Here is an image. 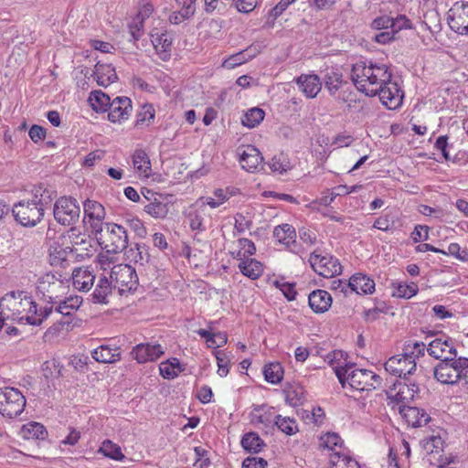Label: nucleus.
Segmentation results:
<instances>
[{
  "mask_svg": "<svg viewBox=\"0 0 468 468\" xmlns=\"http://www.w3.org/2000/svg\"><path fill=\"white\" fill-rule=\"evenodd\" d=\"M237 154L241 167L248 172H255L261 165L263 157L253 145H246L237 149Z\"/></svg>",
  "mask_w": 468,
  "mask_h": 468,
  "instance_id": "f3484780",
  "label": "nucleus"
},
{
  "mask_svg": "<svg viewBox=\"0 0 468 468\" xmlns=\"http://www.w3.org/2000/svg\"><path fill=\"white\" fill-rule=\"evenodd\" d=\"M218 367V373L220 377H226L229 373V358L222 350L213 351Z\"/></svg>",
  "mask_w": 468,
  "mask_h": 468,
  "instance_id": "5fc2aeb1",
  "label": "nucleus"
},
{
  "mask_svg": "<svg viewBox=\"0 0 468 468\" xmlns=\"http://www.w3.org/2000/svg\"><path fill=\"white\" fill-rule=\"evenodd\" d=\"M377 95L379 96L382 104L389 110L398 109L402 104L404 98L403 90L396 81L391 80L379 89V92Z\"/></svg>",
  "mask_w": 468,
  "mask_h": 468,
  "instance_id": "4468645a",
  "label": "nucleus"
},
{
  "mask_svg": "<svg viewBox=\"0 0 468 468\" xmlns=\"http://www.w3.org/2000/svg\"><path fill=\"white\" fill-rule=\"evenodd\" d=\"M96 274L89 267L76 268L72 272V285L80 292H89L95 283Z\"/></svg>",
  "mask_w": 468,
  "mask_h": 468,
  "instance_id": "6ab92c4d",
  "label": "nucleus"
},
{
  "mask_svg": "<svg viewBox=\"0 0 468 468\" xmlns=\"http://www.w3.org/2000/svg\"><path fill=\"white\" fill-rule=\"evenodd\" d=\"M239 247L242 250V255L244 258L250 259V256L255 254L256 252V247L255 244L248 239L242 238L239 239Z\"/></svg>",
  "mask_w": 468,
  "mask_h": 468,
  "instance_id": "bf43d9fd",
  "label": "nucleus"
},
{
  "mask_svg": "<svg viewBox=\"0 0 468 468\" xmlns=\"http://www.w3.org/2000/svg\"><path fill=\"white\" fill-rule=\"evenodd\" d=\"M54 218L63 226H73L80 217V207L78 201L71 197H61L54 204Z\"/></svg>",
  "mask_w": 468,
  "mask_h": 468,
  "instance_id": "6e6552de",
  "label": "nucleus"
},
{
  "mask_svg": "<svg viewBox=\"0 0 468 468\" xmlns=\"http://www.w3.org/2000/svg\"><path fill=\"white\" fill-rule=\"evenodd\" d=\"M93 75L96 77L97 83L103 87H107L111 83L115 82L118 79L113 67L107 64H101L100 62L95 65Z\"/></svg>",
  "mask_w": 468,
  "mask_h": 468,
  "instance_id": "c85d7f7f",
  "label": "nucleus"
},
{
  "mask_svg": "<svg viewBox=\"0 0 468 468\" xmlns=\"http://www.w3.org/2000/svg\"><path fill=\"white\" fill-rule=\"evenodd\" d=\"M392 78L389 68L385 64L368 65L364 61L353 65L351 80L360 92L367 96L374 97L379 92V89Z\"/></svg>",
  "mask_w": 468,
  "mask_h": 468,
  "instance_id": "f257e3e1",
  "label": "nucleus"
},
{
  "mask_svg": "<svg viewBox=\"0 0 468 468\" xmlns=\"http://www.w3.org/2000/svg\"><path fill=\"white\" fill-rule=\"evenodd\" d=\"M132 110V101L128 97H116L109 105L108 120L112 122H121L129 118Z\"/></svg>",
  "mask_w": 468,
  "mask_h": 468,
  "instance_id": "a211bd4d",
  "label": "nucleus"
},
{
  "mask_svg": "<svg viewBox=\"0 0 468 468\" xmlns=\"http://www.w3.org/2000/svg\"><path fill=\"white\" fill-rule=\"evenodd\" d=\"M133 165L134 170L141 176L148 177L151 172L150 159L142 149H138L133 154Z\"/></svg>",
  "mask_w": 468,
  "mask_h": 468,
  "instance_id": "7c9ffc66",
  "label": "nucleus"
},
{
  "mask_svg": "<svg viewBox=\"0 0 468 468\" xmlns=\"http://www.w3.org/2000/svg\"><path fill=\"white\" fill-rule=\"evenodd\" d=\"M111 101L110 96L101 90H93L89 97V102L92 110L97 112H107Z\"/></svg>",
  "mask_w": 468,
  "mask_h": 468,
  "instance_id": "c9c22d12",
  "label": "nucleus"
},
{
  "mask_svg": "<svg viewBox=\"0 0 468 468\" xmlns=\"http://www.w3.org/2000/svg\"><path fill=\"white\" fill-rule=\"evenodd\" d=\"M399 391L395 398L398 402L406 403L412 400L415 395L418 393V388L410 389V385L407 382H399Z\"/></svg>",
  "mask_w": 468,
  "mask_h": 468,
  "instance_id": "a18cd8bd",
  "label": "nucleus"
},
{
  "mask_svg": "<svg viewBox=\"0 0 468 468\" xmlns=\"http://www.w3.org/2000/svg\"><path fill=\"white\" fill-rule=\"evenodd\" d=\"M155 111L151 104H144L137 114L135 125H149L154 119Z\"/></svg>",
  "mask_w": 468,
  "mask_h": 468,
  "instance_id": "de8ad7c7",
  "label": "nucleus"
},
{
  "mask_svg": "<svg viewBox=\"0 0 468 468\" xmlns=\"http://www.w3.org/2000/svg\"><path fill=\"white\" fill-rule=\"evenodd\" d=\"M21 435L27 440H45L48 436V431L44 425L38 422H30L23 425L21 429Z\"/></svg>",
  "mask_w": 468,
  "mask_h": 468,
  "instance_id": "473e14b6",
  "label": "nucleus"
},
{
  "mask_svg": "<svg viewBox=\"0 0 468 468\" xmlns=\"http://www.w3.org/2000/svg\"><path fill=\"white\" fill-rule=\"evenodd\" d=\"M268 463L261 457H247L242 462V468H266Z\"/></svg>",
  "mask_w": 468,
  "mask_h": 468,
  "instance_id": "e2e57ef3",
  "label": "nucleus"
},
{
  "mask_svg": "<svg viewBox=\"0 0 468 468\" xmlns=\"http://www.w3.org/2000/svg\"><path fill=\"white\" fill-rule=\"evenodd\" d=\"M273 237L286 246L295 241L296 233L294 228L290 224H282L275 227Z\"/></svg>",
  "mask_w": 468,
  "mask_h": 468,
  "instance_id": "72a5a7b5",
  "label": "nucleus"
},
{
  "mask_svg": "<svg viewBox=\"0 0 468 468\" xmlns=\"http://www.w3.org/2000/svg\"><path fill=\"white\" fill-rule=\"evenodd\" d=\"M83 213L84 227L95 236L106 225L104 207L98 201L86 199L83 203Z\"/></svg>",
  "mask_w": 468,
  "mask_h": 468,
  "instance_id": "1a4fd4ad",
  "label": "nucleus"
},
{
  "mask_svg": "<svg viewBox=\"0 0 468 468\" xmlns=\"http://www.w3.org/2000/svg\"><path fill=\"white\" fill-rule=\"evenodd\" d=\"M205 216V210L202 208V206L200 207L191 209L188 213V220L190 228L195 229H200L203 224V219Z\"/></svg>",
  "mask_w": 468,
  "mask_h": 468,
  "instance_id": "3c124183",
  "label": "nucleus"
},
{
  "mask_svg": "<svg viewBox=\"0 0 468 468\" xmlns=\"http://www.w3.org/2000/svg\"><path fill=\"white\" fill-rule=\"evenodd\" d=\"M112 291V282L110 281L104 274H101L95 283L94 291L91 293V301L94 303H108V296Z\"/></svg>",
  "mask_w": 468,
  "mask_h": 468,
  "instance_id": "393cba45",
  "label": "nucleus"
},
{
  "mask_svg": "<svg viewBox=\"0 0 468 468\" xmlns=\"http://www.w3.org/2000/svg\"><path fill=\"white\" fill-rule=\"evenodd\" d=\"M291 5L290 0H281L269 12V17L272 21L276 20Z\"/></svg>",
  "mask_w": 468,
  "mask_h": 468,
  "instance_id": "774afa93",
  "label": "nucleus"
},
{
  "mask_svg": "<svg viewBox=\"0 0 468 468\" xmlns=\"http://www.w3.org/2000/svg\"><path fill=\"white\" fill-rule=\"evenodd\" d=\"M308 303L314 313L323 314L331 307L332 297L328 292L317 289L309 294Z\"/></svg>",
  "mask_w": 468,
  "mask_h": 468,
  "instance_id": "5701e85b",
  "label": "nucleus"
},
{
  "mask_svg": "<svg viewBox=\"0 0 468 468\" xmlns=\"http://www.w3.org/2000/svg\"><path fill=\"white\" fill-rule=\"evenodd\" d=\"M427 352L429 355L441 361L454 360L457 356V351L451 339L436 338L431 341L428 347Z\"/></svg>",
  "mask_w": 468,
  "mask_h": 468,
  "instance_id": "dca6fc26",
  "label": "nucleus"
},
{
  "mask_svg": "<svg viewBox=\"0 0 468 468\" xmlns=\"http://www.w3.org/2000/svg\"><path fill=\"white\" fill-rule=\"evenodd\" d=\"M274 424L280 431L287 435H292L297 431V425L294 420L288 417H282L277 415L275 417Z\"/></svg>",
  "mask_w": 468,
  "mask_h": 468,
  "instance_id": "c03bdc74",
  "label": "nucleus"
},
{
  "mask_svg": "<svg viewBox=\"0 0 468 468\" xmlns=\"http://www.w3.org/2000/svg\"><path fill=\"white\" fill-rule=\"evenodd\" d=\"M228 199H229L228 190L218 188L214 191V197H210L209 200H207V205L215 208V207H219L221 204H223Z\"/></svg>",
  "mask_w": 468,
  "mask_h": 468,
  "instance_id": "4d7b16f0",
  "label": "nucleus"
},
{
  "mask_svg": "<svg viewBox=\"0 0 468 468\" xmlns=\"http://www.w3.org/2000/svg\"><path fill=\"white\" fill-rule=\"evenodd\" d=\"M239 269L244 276L251 280L258 279L263 273V266L261 262L250 258L239 261Z\"/></svg>",
  "mask_w": 468,
  "mask_h": 468,
  "instance_id": "c756f323",
  "label": "nucleus"
},
{
  "mask_svg": "<svg viewBox=\"0 0 468 468\" xmlns=\"http://www.w3.org/2000/svg\"><path fill=\"white\" fill-rule=\"evenodd\" d=\"M144 21L142 19L134 18L129 25V33L133 41H137L144 34L143 31Z\"/></svg>",
  "mask_w": 468,
  "mask_h": 468,
  "instance_id": "13d9d810",
  "label": "nucleus"
},
{
  "mask_svg": "<svg viewBox=\"0 0 468 468\" xmlns=\"http://www.w3.org/2000/svg\"><path fill=\"white\" fill-rule=\"evenodd\" d=\"M94 237L101 247L109 253H119L128 245L126 229L115 223H106Z\"/></svg>",
  "mask_w": 468,
  "mask_h": 468,
  "instance_id": "39448f33",
  "label": "nucleus"
},
{
  "mask_svg": "<svg viewBox=\"0 0 468 468\" xmlns=\"http://www.w3.org/2000/svg\"><path fill=\"white\" fill-rule=\"evenodd\" d=\"M126 224L128 227L135 232V234L141 238L145 237L146 235V229L144 226L141 219L137 218H132L126 219Z\"/></svg>",
  "mask_w": 468,
  "mask_h": 468,
  "instance_id": "052dcab7",
  "label": "nucleus"
},
{
  "mask_svg": "<svg viewBox=\"0 0 468 468\" xmlns=\"http://www.w3.org/2000/svg\"><path fill=\"white\" fill-rule=\"evenodd\" d=\"M52 200L50 192L43 186H36L31 199H23L13 206L15 220L24 227H35L43 217L45 207Z\"/></svg>",
  "mask_w": 468,
  "mask_h": 468,
  "instance_id": "f03ea898",
  "label": "nucleus"
},
{
  "mask_svg": "<svg viewBox=\"0 0 468 468\" xmlns=\"http://www.w3.org/2000/svg\"><path fill=\"white\" fill-rule=\"evenodd\" d=\"M164 354L160 345L139 344L133 347L132 355L139 363H145L159 358Z\"/></svg>",
  "mask_w": 468,
  "mask_h": 468,
  "instance_id": "412c9836",
  "label": "nucleus"
},
{
  "mask_svg": "<svg viewBox=\"0 0 468 468\" xmlns=\"http://www.w3.org/2000/svg\"><path fill=\"white\" fill-rule=\"evenodd\" d=\"M131 257L136 263L144 265L150 258L148 248L145 245L136 244L134 250L131 249Z\"/></svg>",
  "mask_w": 468,
  "mask_h": 468,
  "instance_id": "603ef678",
  "label": "nucleus"
},
{
  "mask_svg": "<svg viewBox=\"0 0 468 468\" xmlns=\"http://www.w3.org/2000/svg\"><path fill=\"white\" fill-rule=\"evenodd\" d=\"M265 380L271 384H278L283 377V368L279 362H273L266 365L263 368Z\"/></svg>",
  "mask_w": 468,
  "mask_h": 468,
  "instance_id": "58836bf2",
  "label": "nucleus"
},
{
  "mask_svg": "<svg viewBox=\"0 0 468 468\" xmlns=\"http://www.w3.org/2000/svg\"><path fill=\"white\" fill-rule=\"evenodd\" d=\"M111 279L121 293L135 290L138 285V276L133 267L128 264L113 266Z\"/></svg>",
  "mask_w": 468,
  "mask_h": 468,
  "instance_id": "9d476101",
  "label": "nucleus"
},
{
  "mask_svg": "<svg viewBox=\"0 0 468 468\" xmlns=\"http://www.w3.org/2000/svg\"><path fill=\"white\" fill-rule=\"evenodd\" d=\"M399 414L406 420L409 425L412 427H421L426 425L430 420L428 414L417 407L400 405L399 408Z\"/></svg>",
  "mask_w": 468,
  "mask_h": 468,
  "instance_id": "4be33fe9",
  "label": "nucleus"
},
{
  "mask_svg": "<svg viewBox=\"0 0 468 468\" xmlns=\"http://www.w3.org/2000/svg\"><path fill=\"white\" fill-rule=\"evenodd\" d=\"M237 10L240 13L248 14L254 10L257 5L256 0H234Z\"/></svg>",
  "mask_w": 468,
  "mask_h": 468,
  "instance_id": "0e129e2a",
  "label": "nucleus"
},
{
  "mask_svg": "<svg viewBox=\"0 0 468 468\" xmlns=\"http://www.w3.org/2000/svg\"><path fill=\"white\" fill-rule=\"evenodd\" d=\"M153 199L145 197L151 202L144 207V211L155 218H164L168 214V203L159 194L152 193Z\"/></svg>",
  "mask_w": 468,
  "mask_h": 468,
  "instance_id": "bb28decb",
  "label": "nucleus"
},
{
  "mask_svg": "<svg viewBox=\"0 0 468 468\" xmlns=\"http://www.w3.org/2000/svg\"><path fill=\"white\" fill-rule=\"evenodd\" d=\"M269 166L273 172H286L291 168L288 158L282 153L274 155L269 164Z\"/></svg>",
  "mask_w": 468,
  "mask_h": 468,
  "instance_id": "09e8293b",
  "label": "nucleus"
},
{
  "mask_svg": "<svg viewBox=\"0 0 468 468\" xmlns=\"http://www.w3.org/2000/svg\"><path fill=\"white\" fill-rule=\"evenodd\" d=\"M0 308L2 312L5 310L11 312L12 315H19L22 313L21 308L24 311L27 308V314L18 319L21 323L32 325H40L53 311L52 305H46L38 310L37 303L31 298L17 299L14 292L7 293L0 300Z\"/></svg>",
  "mask_w": 468,
  "mask_h": 468,
  "instance_id": "7ed1b4c3",
  "label": "nucleus"
},
{
  "mask_svg": "<svg viewBox=\"0 0 468 468\" xmlns=\"http://www.w3.org/2000/svg\"><path fill=\"white\" fill-rule=\"evenodd\" d=\"M264 116L265 112L262 109L254 107L244 113L241 123L248 128H254L263 121Z\"/></svg>",
  "mask_w": 468,
  "mask_h": 468,
  "instance_id": "4c0bfd02",
  "label": "nucleus"
},
{
  "mask_svg": "<svg viewBox=\"0 0 468 468\" xmlns=\"http://www.w3.org/2000/svg\"><path fill=\"white\" fill-rule=\"evenodd\" d=\"M384 366L387 372L404 379L412 375L417 367L416 362L410 360L404 352L402 355L389 357Z\"/></svg>",
  "mask_w": 468,
  "mask_h": 468,
  "instance_id": "ddd939ff",
  "label": "nucleus"
},
{
  "mask_svg": "<svg viewBox=\"0 0 468 468\" xmlns=\"http://www.w3.org/2000/svg\"><path fill=\"white\" fill-rule=\"evenodd\" d=\"M296 83L300 86L302 91L308 98H315L321 90L322 82L317 75H301L297 78Z\"/></svg>",
  "mask_w": 468,
  "mask_h": 468,
  "instance_id": "a878e982",
  "label": "nucleus"
},
{
  "mask_svg": "<svg viewBox=\"0 0 468 468\" xmlns=\"http://www.w3.org/2000/svg\"><path fill=\"white\" fill-rule=\"evenodd\" d=\"M228 342V335L225 332H215L212 323L207 326V347L213 348L214 351L226 345Z\"/></svg>",
  "mask_w": 468,
  "mask_h": 468,
  "instance_id": "e433bc0d",
  "label": "nucleus"
},
{
  "mask_svg": "<svg viewBox=\"0 0 468 468\" xmlns=\"http://www.w3.org/2000/svg\"><path fill=\"white\" fill-rule=\"evenodd\" d=\"M152 44L163 60H167L170 58V47L172 39L166 32H162L158 28H154L150 33Z\"/></svg>",
  "mask_w": 468,
  "mask_h": 468,
  "instance_id": "aec40b11",
  "label": "nucleus"
},
{
  "mask_svg": "<svg viewBox=\"0 0 468 468\" xmlns=\"http://www.w3.org/2000/svg\"><path fill=\"white\" fill-rule=\"evenodd\" d=\"M159 371L164 378L173 379L181 372L180 362L177 358L162 362L159 366Z\"/></svg>",
  "mask_w": 468,
  "mask_h": 468,
  "instance_id": "ea45409f",
  "label": "nucleus"
},
{
  "mask_svg": "<svg viewBox=\"0 0 468 468\" xmlns=\"http://www.w3.org/2000/svg\"><path fill=\"white\" fill-rule=\"evenodd\" d=\"M346 285L351 292L357 294H369L375 291L374 280L363 273L351 276Z\"/></svg>",
  "mask_w": 468,
  "mask_h": 468,
  "instance_id": "b1692460",
  "label": "nucleus"
},
{
  "mask_svg": "<svg viewBox=\"0 0 468 468\" xmlns=\"http://www.w3.org/2000/svg\"><path fill=\"white\" fill-rule=\"evenodd\" d=\"M412 23L405 15L391 17V29L395 35L402 29H411Z\"/></svg>",
  "mask_w": 468,
  "mask_h": 468,
  "instance_id": "864d4df0",
  "label": "nucleus"
},
{
  "mask_svg": "<svg viewBox=\"0 0 468 468\" xmlns=\"http://www.w3.org/2000/svg\"><path fill=\"white\" fill-rule=\"evenodd\" d=\"M26 406V398L19 389L11 387L0 388V414L13 419L19 416Z\"/></svg>",
  "mask_w": 468,
  "mask_h": 468,
  "instance_id": "423d86ee",
  "label": "nucleus"
},
{
  "mask_svg": "<svg viewBox=\"0 0 468 468\" xmlns=\"http://www.w3.org/2000/svg\"><path fill=\"white\" fill-rule=\"evenodd\" d=\"M98 452L115 461H122L124 458L121 447L110 440H105L102 441L101 447L98 450Z\"/></svg>",
  "mask_w": 468,
  "mask_h": 468,
  "instance_id": "a19ab883",
  "label": "nucleus"
},
{
  "mask_svg": "<svg viewBox=\"0 0 468 468\" xmlns=\"http://www.w3.org/2000/svg\"><path fill=\"white\" fill-rule=\"evenodd\" d=\"M418 292L417 285L412 283L411 285L399 284L397 288L396 295L403 298H410L414 296Z\"/></svg>",
  "mask_w": 468,
  "mask_h": 468,
  "instance_id": "680f3d73",
  "label": "nucleus"
},
{
  "mask_svg": "<svg viewBox=\"0 0 468 468\" xmlns=\"http://www.w3.org/2000/svg\"><path fill=\"white\" fill-rule=\"evenodd\" d=\"M240 443L246 452L253 453L260 452L263 446H265L263 440L254 431L245 433Z\"/></svg>",
  "mask_w": 468,
  "mask_h": 468,
  "instance_id": "2f4dec72",
  "label": "nucleus"
},
{
  "mask_svg": "<svg viewBox=\"0 0 468 468\" xmlns=\"http://www.w3.org/2000/svg\"><path fill=\"white\" fill-rule=\"evenodd\" d=\"M425 344L422 342L407 341L404 345L403 352L410 360L416 362V359L424 355Z\"/></svg>",
  "mask_w": 468,
  "mask_h": 468,
  "instance_id": "79ce46f5",
  "label": "nucleus"
},
{
  "mask_svg": "<svg viewBox=\"0 0 468 468\" xmlns=\"http://www.w3.org/2000/svg\"><path fill=\"white\" fill-rule=\"evenodd\" d=\"M324 87L330 94H335L343 83V75L338 69H327L323 77Z\"/></svg>",
  "mask_w": 468,
  "mask_h": 468,
  "instance_id": "f704fd0d",
  "label": "nucleus"
},
{
  "mask_svg": "<svg viewBox=\"0 0 468 468\" xmlns=\"http://www.w3.org/2000/svg\"><path fill=\"white\" fill-rule=\"evenodd\" d=\"M351 366L336 367L335 375L342 387H346L347 381L349 386L358 391H369L377 389L381 386V378L378 374L367 369H353Z\"/></svg>",
  "mask_w": 468,
  "mask_h": 468,
  "instance_id": "20e7f679",
  "label": "nucleus"
},
{
  "mask_svg": "<svg viewBox=\"0 0 468 468\" xmlns=\"http://www.w3.org/2000/svg\"><path fill=\"white\" fill-rule=\"evenodd\" d=\"M81 303V301L78 296L76 297H69L65 301L59 303V304L56 307V312L64 315L69 316L71 314L76 311Z\"/></svg>",
  "mask_w": 468,
  "mask_h": 468,
  "instance_id": "37998d69",
  "label": "nucleus"
},
{
  "mask_svg": "<svg viewBox=\"0 0 468 468\" xmlns=\"http://www.w3.org/2000/svg\"><path fill=\"white\" fill-rule=\"evenodd\" d=\"M309 262L314 271L324 278L334 277L342 271L339 261L331 255H321L314 251L310 255Z\"/></svg>",
  "mask_w": 468,
  "mask_h": 468,
  "instance_id": "9b49d317",
  "label": "nucleus"
},
{
  "mask_svg": "<svg viewBox=\"0 0 468 468\" xmlns=\"http://www.w3.org/2000/svg\"><path fill=\"white\" fill-rule=\"evenodd\" d=\"M92 357L100 363H115L121 359L120 347L101 345L92 351Z\"/></svg>",
  "mask_w": 468,
  "mask_h": 468,
  "instance_id": "cd10ccee",
  "label": "nucleus"
},
{
  "mask_svg": "<svg viewBox=\"0 0 468 468\" xmlns=\"http://www.w3.org/2000/svg\"><path fill=\"white\" fill-rule=\"evenodd\" d=\"M70 247H68L69 253H76L77 257L81 259L90 258L92 256L94 249L92 246V239L90 236L81 233H77V229L71 228L69 230Z\"/></svg>",
  "mask_w": 468,
  "mask_h": 468,
  "instance_id": "2eb2a0df",
  "label": "nucleus"
},
{
  "mask_svg": "<svg viewBox=\"0 0 468 468\" xmlns=\"http://www.w3.org/2000/svg\"><path fill=\"white\" fill-rule=\"evenodd\" d=\"M276 286L280 288L283 295L287 298L289 301H292L295 299V296L297 294L294 284L293 283H288V282H275Z\"/></svg>",
  "mask_w": 468,
  "mask_h": 468,
  "instance_id": "69168bd1",
  "label": "nucleus"
},
{
  "mask_svg": "<svg viewBox=\"0 0 468 468\" xmlns=\"http://www.w3.org/2000/svg\"><path fill=\"white\" fill-rule=\"evenodd\" d=\"M466 365H468V358L466 357L441 361L434 367V378L442 384L453 385L462 380L463 371Z\"/></svg>",
  "mask_w": 468,
  "mask_h": 468,
  "instance_id": "0eeeda50",
  "label": "nucleus"
},
{
  "mask_svg": "<svg viewBox=\"0 0 468 468\" xmlns=\"http://www.w3.org/2000/svg\"><path fill=\"white\" fill-rule=\"evenodd\" d=\"M448 25L461 35L468 34V3L456 2L447 13Z\"/></svg>",
  "mask_w": 468,
  "mask_h": 468,
  "instance_id": "f8f14e48",
  "label": "nucleus"
},
{
  "mask_svg": "<svg viewBox=\"0 0 468 468\" xmlns=\"http://www.w3.org/2000/svg\"><path fill=\"white\" fill-rule=\"evenodd\" d=\"M320 445L324 448L333 450L335 447L342 443V439L336 433H326L320 439Z\"/></svg>",
  "mask_w": 468,
  "mask_h": 468,
  "instance_id": "6e6d98bb",
  "label": "nucleus"
},
{
  "mask_svg": "<svg viewBox=\"0 0 468 468\" xmlns=\"http://www.w3.org/2000/svg\"><path fill=\"white\" fill-rule=\"evenodd\" d=\"M190 1L194 2L195 0ZM194 12L195 8L193 7L192 3H190L187 5L184 6L182 10L171 14L169 16V21L172 24L178 25L181 22H183L186 18H188L190 16H192Z\"/></svg>",
  "mask_w": 468,
  "mask_h": 468,
  "instance_id": "8fccbe9b",
  "label": "nucleus"
},
{
  "mask_svg": "<svg viewBox=\"0 0 468 468\" xmlns=\"http://www.w3.org/2000/svg\"><path fill=\"white\" fill-rule=\"evenodd\" d=\"M286 402L292 406L298 407L304 401L303 389L302 387L292 388L285 391Z\"/></svg>",
  "mask_w": 468,
  "mask_h": 468,
  "instance_id": "49530a36",
  "label": "nucleus"
},
{
  "mask_svg": "<svg viewBox=\"0 0 468 468\" xmlns=\"http://www.w3.org/2000/svg\"><path fill=\"white\" fill-rule=\"evenodd\" d=\"M247 60L244 52H239L235 55L230 56L229 58L225 59L223 62V66L229 69H233L237 66L241 65Z\"/></svg>",
  "mask_w": 468,
  "mask_h": 468,
  "instance_id": "338daca9",
  "label": "nucleus"
}]
</instances>
